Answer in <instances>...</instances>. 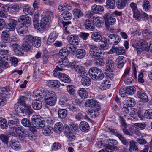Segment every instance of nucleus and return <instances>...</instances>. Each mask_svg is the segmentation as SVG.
<instances>
[{
	"mask_svg": "<svg viewBox=\"0 0 152 152\" xmlns=\"http://www.w3.org/2000/svg\"><path fill=\"white\" fill-rule=\"evenodd\" d=\"M18 21L25 25L28 26L31 22V18L26 15H23L20 17L18 19Z\"/></svg>",
	"mask_w": 152,
	"mask_h": 152,
	"instance_id": "obj_12",
	"label": "nucleus"
},
{
	"mask_svg": "<svg viewBox=\"0 0 152 152\" xmlns=\"http://www.w3.org/2000/svg\"><path fill=\"white\" fill-rule=\"evenodd\" d=\"M132 107H128L127 104H124L123 108L125 111L130 115H134L135 114V109L132 108Z\"/></svg>",
	"mask_w": 152,
	"mask_h": 152,
	"instance_id": "obj_34",
	"label": "nucleus"
},
{
	"mask_svg": "<svg viewBox=\"0 0 152 152\" xmlns=\"http://www.w3.org/2000/svg\"><path fill=\"white\" fill-rule=\"evenodd\" d=\"M41 38L37 37H34V39L33 40L31 45L36 48H38L41 46Z\"/></svg>",
	"mask_w": 152,
	"mask_h": 152,
	"instance_id": "obj_30",
	"label": "nucleus"
},
{
	"mask_svg": "<svg viewBox=\"0 0 152 152\" xmlns=\"http://www.w3.org/2000/svg\"><path fill=\"white\" fill-rule=\"evenodd\" d=\"M47 83L48 86L52 88H58L61 84L60 82L57 80H48Z\"/></svg>",
	"mask_w": 152,
	"mask_h": 152,
	"instance_id": "obj_20",
	"label": "nucleus"
},
{
	"mask_svg": "<svg viewBox=\"0 0 152 152\" xmlns=\"http://www.w3.org/2000/svg\"><path fill=\"white\" fill-rule=\"evenodd\" d=\"M101 69L97 67H92L89 70V74L90 76L93 80L96 75L98 73V72Z\"/></svg>",
	"mask_w": 152,
	"mask_h": 152,
	"instance_id": "obj_28",
	"label": "nucleus"
},
{
	"mask_svg": "<svg viewBox=\"0 0 152 152\" xmlns=\"http://www.w3.org/2000/svg\"><path fill=\"white\" fill-rule=\"evenodd\" d=\"M106 6L110 9H113L115 7L114 0H108L106 2Z\"/></svg>",
	"mask_w": 152,
	"mask_h": 152,
	"instance_id": "obj_57",
	"label": "nucleus"
},
{
	"mask_svg": "<svg viewBox=\"0 0 152 152\" xmlns=\"http://www.w3.org/2000/svg\"><path fill=\"white\" fill-rule=\"evenodd\" d=\"M31 120L33 131H35V128L40 129L45 126V121L42 117L39 115H33Z\"/></svg>",
	"mask_w": 152,
	"mask_h": 152,
	"instance_id": "obj_1",
	"label": "nucleus"
},
{
	"mask_svg": "<svg viewBox=\"0 0 152 152\" xmlns=\"http://www.w3.org/2000/svg\"><path fill=\"white\" fill-rule=\"evenodd\" d=\"M0 139L4 144L7 145L9 140V137L8 136L4 134H0Z\"/></svg>",
	"mask_w": 152,
	"mask_h": 152,
	"instance_id": "obj_50",
	"label": "nucleus"
},
{
	"mask_svg": "<svg viewBox=\"0 0 152 152\" xmlns=\"http://www.w3.org/2000/svg\"><path fill=\"white\" fill-rule=\"evenodd\" d=\"M63 82L66 83H69L71 81L69 77L66 74L62 73L60 75L59 78Z\"/></svg>",
	"mask_w": 152,
	"mask_h": 152,
	"instance_id": "obj_39",
	"label": "nucleus"
},
{
	"mask_svg": "<svg viewBox=\"0 0 152 152\" xmlns=\"http://www.w3.org/2000/svg\"><path fill=\"white\" fill-rule=\"evenodd\" d=\"M90 48L89 54L91 57L95 59H97L101 56L102 53L101 50L98 49L97 46L93 44L88 45Z\"/></svg>",
	"mask_w": 152,
	"mask_h": 152,
	"instance_id": "obj_2",
	"label": "nucleus"
},
{
	"mask_svg": "<svg viewBox=\"0 0 152 152\" xmlns=\"http://www.w3.org/2000/svg\"><path fill=\"white\" fill-rule=\"evenodd\" d=\"M33 24L34 28L38 30L42 31L44 30L48 24L46 23H45L41 20L40 22L39 20H33Z\"/></svg>",
	"mask_w": 152,
	"mask_h": 152,
	"instance_id": "obj_10",
	"label": "nucleus"
},
{
	"mask_svg": "<svg viewBox=\"0 0 152 152\" xmlns=\"http://www.w3.org/2000/svg\"><path fill=\"white\" fill-rule=\"evenodd\" d=\"M70 126V132H75L77 131L79 129L78 126L77 124L72 123L69 124Z\"/></svg>",
	"mask_w": 152,
	"mask_h": 152,
	"instance_id": "obj_59",
	"label": "nucleus"
},
{
	"mask_svg": "<svg viewBox=\"0 0 152 152\" xmlns=\"http://www.w3.org/2000/svg\"><path fill=\"white\" fill-rule=\"evenodd\" d=\"M6 120L4 118L0 117V127L3 129H6L8 126Z\"/></svg>",
	"mask_w": 152,
	"mask_h": 152,
	"instance_id": "obj_48",
	"label": "nucleus"
},
{
	"mask_svg": "<svg viewBox=\"0 0 152 152\" xmlns=\"http://www.w3.org/2000/svg\"><path fill=\"white\" fill-rule=\"evenodd\" d=\"M92 39L95 42H99L102 39V37L100 33L98 32H94L91 35Z\"/></svg>",
	"mask_w": 152,
	"mask_h": 152,
	"instance_id": "obj_36",
	"label": "nucleus"
},
{
	"mask_svg": "<svg viewBox=\"0 0 152 152\" xmlns=\"http://www.w3.org/2000/svg\"><path fill=\"white\" fill-rule=\"evenodd\" d=\"M21 122L23 126L30 128V130L33 131L32 123L29 119L27 118H23L21 120Z\"/></svg>",
	"mask_w": 152,
	"mask_h": 152,
	"instance_id": "obj_21",
	"label": "nucleus"
},
{
	"mask_svg": "<svg viewBox=\"0 0 152 152\" xmlns=\"http://www.w3.org/2000/svg\"><path fill=\"white\" fill-rule=\"evenodd\" d=\"M58 117L61 119L66 117L67 114V111L66 109H60L58 111Z\"/></svg>",
	"mask_w": 152,
	"mask_h": 152,
	"instance_id": "obj_38",
	"label": "nucleus"
},
{
	"mask_svg": "<svg viewBox=\"0 0 152 152\" xmlns=\"http://www.w3.org/2000/svg\"><path fill=\"white\" fill-rule=\"evenodd\" d=\"M137 146V143L133 141L130 142V149L129 151L132 152L133 151H136L138 149Z\"/></svg>",
	"mask_w": 152,
	"mask_h": 152,
	"instance_id": "obj_56",
	"label": "nucleus"
},
{
	"mask_svg": "<svg viewBox=\"0 0 152 152\" xmlns=\"http://www.w3.org/2000/svg\"><path fill=\"white\" fill-rule=\"evenodd\" d=\"M34 37L31 35H27L24 37L23 42H26L31 44Z\"/></svg>",
	"mask_w": 152,
	"mask_h": 152,
	"instance_id": "obj_58",
	"label": "nucleus"
},
{
	"mask_svg": "<svg viewBox=\"0 0 152 152\" xmlns=\"http://www.w3.org/2000/svg\"><path fill=\"white\" fill-rule=\"evenodd\" d=\"M10 31L4 30L2 31L1 34V38L2 41L4 43L9 42L10 38V37L11 34Z\"/></svg>",
	"mask_w": 152,
	"mask_h": 152,
	"instance_id": "obj_13",
	"label": "nucleus"
},
{
	"mask_svg": "<svg viewBox=\"0 0 152 152\" xmlns=\"http://www.w3.org/2000/svg\"><path fill=\"white\" fill-rule=\"evenodd\" d=\"M19 121L18 119L11 120L8 122L9 128L14 130L17 134H19L21 132L25 130L23 126L19 125Z\"/></svg>",
	"mask_w": 152,
	"mask_h": 152,
	"instance_id": "obj_4",
	"label": "nucleus"
},
{
	"mask_svg": "<svg viewBox=\"0 0 152 152\" xmlns=\"http://www.w3.org/2000/svg\"><path fill=\"white\" fill-rule=\"evenodd\" d=\"M42 128V132L45 136H48L51 134L53 132V128L49 126H44Z\"/></svg>",
	"mask_w": 152,
	"mask_h": 152,
	"instance_id": "obj_19",
	"label": "nucleus"
},
{
	"mask_svg": "<svg viewBox=\"0 0 152 152\" xmlns=\"http://www.w3.org/2000/svg\"><path fill=\"white\" fill-rule=\"evenodd\" d=\"M104 7L100 5H93L91 7V10L94 13H99L103 11Z\"/></svg>",
	"mask_w": 152,
	"mask_h": 152,
	"instance_id": "obj_25",
	"label": "nucleus"
},
{
	"mask_svg": "<svg viewBox=\"0 0 152 152\" xmlns=\"http://www.w3.org/2000/svg\"><path fill=\"white\" fill-rule=\"evenodd\" d=\"M67 39L69 43L74 45H77L79 43V39L77 36L69 35Z\"/></svg>",
	"mask_w": 152,
	"mask_h": 152,
	"instance_id": "obj_14",
	"label": "nucleus"
},
{
	"mask_svg": "<svg viewBox=\"0 0 152 152\" xmlns=\"http://www.w3.org/2000/svg\"><path fill=\"white\" fill-rule=\"evenodd\" d=\"M28 98L23 96H20L19 99L18 101V102L20 103V105L22 106H25L26 105H27L25 103V101Z\"/></svg>",
	"mask_w": 152,
	"mask_h": 152,
	"instance_id": "obj_60",
	"label": "nucleus"
},
{
	"mask_svg": "<svg viewBox=\"0 0 152 152\" xmlns=\"http://www.w3.org/2000/svg\"><path fill=\"white\" fill-rule=\"evenodd\" d=\"M144 117L147 119H152V110H146L144 113Z\"/></svg>",
	"mask_w": 152,
	"mask_h": 152,
	"instance_id": "obj_61",
	"label": "nucleus"
},
{
	"mask_svg": "<svg viewBox=\"0 0 152 152\" xmlns=\"http://www.w3.org/2000/svg\"><path fill=\"white\" fill-rule=\"evenodd\" d=\"M58 36L57 33L55 31L51 33L48 37L47 40V43L50 44L49 43H53L56 39Z\"/></svg>",
	"mask_w": 152,
	"mask_h": 152,
	"instance_id": "obj_23",
	"label": "nucleus"
},
{
	"mask_svg": "<svg viewBox=\"0 0 152 152\" xmlns=\"http://www.w3.org/2000/svg\"><path fill=\"white\" fill-rule=\"evenodd\" d=\"M128 0H117L116 2V6L119 9L123 8L126 5Z\"/></svg>",
	"mask_w": 152,
	"mask_h": 152,
	"instance_id": "obj_40",
	"label": "nucleus"
},
{
	"mask_svg": "<svg viewBox=\"0 0 152 152\" xmlns=\"http://www.w3.org/2000/svg\"><path fill=\"white\" fill-rule=\"evenodd\" d=\"M72 15L71 13L67 11H64L61 14V17L65 20H70L72 18Z\"/></svg>",
	"mask_w": 152,
	"mask_h": 152,
	"instance_id": "obj_46",
	"label": "nucleus"
},
{
	"mask_svg": "<svg viewBox=\"0 0 152 152\" xmlns=\"http://www.w3.org/2000/svg\"><path fill=\"white\" fill-rule=\"evenodd\" d=\"M79 96L82 98H86L88 97V94L84 88H80L78 91Z\"/></svg>",
	"mask_w": 152,
	"mask_h": 152,
	"instance_id": "obj_35",
	"label": "nucleus"
},
{
	"mask_svg": "<svg viewBox=\"0 0 152 152\" xmlns=\"http://www.w3.org/2000/svg\"><path fill=\"white\" fill-rule=\"evenodd\" d=\"M138 46L141 48L143 51H148V46L147 42L144 40H141L139 41Z\"/></svg>",
	"mask_w": 152,
	"mask_h": 152,
	"instance_id": "obj_22",
	"label": "nucleus"
},
{
	"mask_svg": "<svg viewBox=\"0 0 152 152\" xmlns=\"http://www.w3.org/2000/svg\"><path fill=\"white\" fill-rule=\"evenodd\" d=\"M69 66L77 72L79 77H82L87 75V72L85 68L81 66L77 65L75 62L70 63Z\"/></svg>",
	"mask_w": 152,
	"mask_h": 152,
	"instance_id": "obj_5",
	"label": "nucleus"
},
{
	"mask_svg": "<svg viewBox=\"0 0 152 152\" xmlns=\"http://www.w3.org/2000/svg\"><path fill=\"white\" fill-rule=\"evenodd\" d=\"M80 129L83 132H87L89 129V126L87 122H81L80 124Z\"/></svg>",
	"mask_w": 152,
	"mask_h": 152,
	"instance_id": "obj_29",
	"label": "nucleus"
},
{
	"mask_svg": "<svg viewBox=\"0 0 152 152\" xmlns=\"http://www.w3.org/2000/svg\"><path fill=\"white\" fill-rule=\"evenodd\" d=\"M19 9V6L16 4L12 6L10 8L9 12L12 15H15L17 13Z\"/></svg>",
	"mask_w": 152,
	"mask_h": 152,
	"instance_id": "obj_49",
	"label": "nucleus"
},
{
	"mask_svg": "<svg viewBox=\"0 0 152 152\" xmlns=\"http://www.w3.org/2000/svg\"><path fill=\"white\" fill-rule=\"evenodd\" d=\"M18 136L19 139L21 141H23L25 142H26V138L28 137V134H26L25 132V130L22 131L19 134H17Z\"/></svg>",
	"mask_w": 152,
	"mask_h": 152,
	"instance_id": "obj_43",
	"label": "nucleus"
},
{
	"mask_svg": "<svg viewBox=\"0 0 152 152\" xmlns=\"http://www.w3.org/2000/svg\"><path fill=\"white\" fill-rule=\"evenodd\" d=\"M104 22L106 28L108 30H111L110 25H113L116 21V19L112 15L109 13H106L104 16Z\"/></svg>",
	"mask_w": 152,
	"mask_h": 152,
	"instance_id": "obj_6",
	"label": "nucleus"
},
{
	"mask_svg": "<svg viewBox=\"0 0 152 152\" xmlns=\"http://www.w3.org/2000/svg\"><path fill=\"white\" fill-rule=\"evenodd\" d=\"M75 45L69 43L66 45V48L67 49L68 52L74 53L75 52L76 49V47L75 46Z\"/></svg>",
	"mask_w": 152,
	"mask_h": 152,
	"instance_id": "obj_51",
	"label": "nucleus"
},
{
	"mask_svg": "<svg viewBox=\"0 0 152 152\" xmlns=\"http://www.w3.org/2000/svg\"><path fill=\"white\" fill-rule=\"evenodd\" d=\"M86 115L83 112H80L77 114L75 118L77 120H82L86 118Z\"/></svg>",
	"mask_w": 152,
	"mask_h": 152,
	"instance_id": "obj_62",
	"label": "nucleus"
},
{
	"mask_svg": "<svg viewBox=\"0 0 152 152\" xmlns=\"http://www.w3.org/2000/svg\"><path fill=\"white\" fill-rule=\"evenodd\" d=\"M85 26L86 28L88 30L93 31L94 30V25L91 20H86L85 22Z\"/></svg>",
	"mask_w": 152,
	"mask_h": 152,
	"instance_id": "obj_27",
	"label": "nucleus"
},
{
	"mask_svg": "<svg viewBox=\"0 0 152 152\" xmlns=\"http://www.w3.org/2000/svg\"><path fill=\"white\" fill-rule=\"evenodd\" d=\"M104 76V74L102 71L100 70L98 73L96 75L94 78V77L93 80H101L103 79Z\"/></svg>",
	"mask_w": 152,
	"mask_h": 152,
	"instance_id": "obj_53",
	"label": "nucleus"
},
{
	"mask_svg": "<svg viewBox=\"0 0 152 152\" xmlns=\"http://www.w3.org/2000/svg\"><path fill=\"white\" fill-rule=\"evenodd\" d=\"M135 91V88L134 86H130L126 88V93L127 94H134Z\"/></svg>",
	"mask_w": 152,
	"mask_h": 152,
	"instance_id": "obj_52",
	"label": "nucleus"
},
{
	"mask_svg": "<svg viewBox=\"0 0 152 152\" xmlns=\"http://www.w3.org/2000/svg\"><path fill=\"white\" fill-rule=\"evenodd\" d=\"M8 49L6 45L0 43V54L2 56L6 55L9 53Z\"/></svg>",
	"mask_w": 152,
	"mask_h": 152,
	"instance_id": "obj_31",
	"label": "nucleus"
},
{
	"mask_svg": "<svg viewBox=\"0 0 152 152\" xmlns=\"http://www.w3.org/2000/svg\"><path fill=\"white\" fill-rule=\"evenodd\" d=\"M10 145L13 149L16 150H18L21 148L19 142L16 140H12L10 143Z\"/></svg>",
	"mask_w": 152,
	"mask_h": 152,
	"instance_id": "obj_33",
	"label": "nucleus"
},
{
	"mask_svg": "<svg viewBox=\"0 0 152 152\" xmlns=\"http://www.w3.org/2000/svg\"><path fill=\"white\" fill-rule=\"evenodd\" d=\"M100 109H96L94 108L93 109H89L88 111V114H89L90 117L95 118L98 115V111Z\"/></svg>",
	"mask_w": 152,
	"mask_h": 152,
	"instance_id": "obj_42",
	"label": "nucleus"
},
{
	"mask_svg": "<svg viewBox=\"0 0 152 152\" xmlns=\"http://www.w3.org/2000/svg\"><path fill=\"white\" fill-rule=\"evenodd\" d=\"M106 67L107 70L113 72L115 69V66L114 62L110 59L107 60L106 63Z\"/></svg>",
	"mask_w": 152,
	"mask_h": 152,
	"instance_id": "obj_18",
	"label": "nucleus"
},
{
	"mask_svg": "<svg viewBox=\"0 0 152 152\" xmlns=\"http://www.w3.org/2000/svg\"><path fill=\"white\" fill-rule=\"evenodd\" d=\"M73 13L75 17L78 18L83 16V13L80 9L78 8L74 9L73 11Z\"/></svg>",
	"mask_w": 152,
	"mask_h": 152,
	"instance_id": "obj_44",
	"label": "nucleus"
},
{
	"mask_svg": "<svg viewBox=\"0 0 152 152\" xmlns=\"http://www.w3.org/2000/svg\"><path fill=\"white\" fill-rule=\"evenodd\" d=\"M53 13L48 11L43 12L41 15V20L42 21L45 23H46L47 24L51 20V18H53Z\"/></svg>",
	"mask_w": 152,
	"mask_h": 152,
	"instance_id": "obj_8",
	"label": "nucleus"
},
{
	"mask_svg": "<svg viewBox=\"0 0 152 152\" xmlns=\"http://www.w3.org/2000/svg\"><path fill=\"white\" fill-rule=\"evenodd\" d=\"M108 42L113 45H117L121 41V37L115 34H109L108 35Z\"/></svg>",
	"mask_w": 152,
	"mask_h": 152,
	"instance_id": "obj_7",
	"label": "nucleus"
},
{
	"mask_svg": "<svg viewBox=\"0 0 152 152\" xmlns=\"http://www.w3.org/2000/svg\"><path fill=\"white\" fill-rule=\"evenodd\" d=\"M44 99L47 104L50 106H54L57 101L56 95L53 91H48L44 96Z\"/></svg>",
	"mask_w": 152,
	"mask_h": 152,
	"instance_id": "obj_3",
	"label": "nucleus"
},
{
	"mask_svg": "<svg viewBox=\"0 0 152 152\" xmlns=\"http://www.w3.org/2000/svg\"><path fill=\"white\" fill-rule=\"evenodd\" d=\"M27 26H25L23 24H20L17 28V31L19 35H23L26 33L27 30Z\"/></svg>",
	"mask_w": 152,
	"mask_h": 152,
	"instance_id": "obj_17",
	"label": "nucleus"
},
{
	"mask_svg": "<svg viewBox=\"0 0 152 152\" xmlns=\"http://www.w3.org/2000/svg\"><path fill=\"white\" fill-rule=\"evenodd\" d=\"M87 107L96 109H100V105L94 99H88L85 103Z\"/></svg>",
	"mask_w": 152,
	"mask_h": 152,
	"instance_id": "obj_11",
	"label": "nucleus"
},
{
	"mask_svg": "<svg viewBox=\"0 0 152 152\" xmlns=\"http://www.w3.org/2000/svg\"><path fill=\"white\" fill-rule=\"evenodd\" d=\"M137 96L140 99V101L144 103L147 102L148 99L146 93L142 91H139L137 93Z\"/></svg>",
	"mask_w": 152,
	"mask_h": 152,
	"instance_id": "obj_15",
	"label": "nucleus"
},
{
	"mask_svg": "<svg viewBox=\"0 0 152 152\" xmlns=\"http://www.w3.org/2000/svg\"><path fill=\"white\" fill-rule=\"evenodd\" d=\"M117 137L119 138L122 143L124 145L128 146L129 142L128 140L125 138L123 135L119 134H117Z\"/></svg>",
	"mask_w": 152,
	"mask_h": 152,
	"instance_id": "obj_47",
	"label": "nucleus"
},
{
	"mask_svg": "<svg viewBox=\"0 0 152 152\" xmlns=\"http://www.w3.org/2000/svg\"><path fill=\"white\" fill-rule=\"evenodd\" d=\"M54 128L55 131L56 132H61L63 129V125L61 123H57L55 124Z\"/></svg>",
	"mask_w": 152,
	"mask_h": 152,
	"instance_id": "obj_41",
	"label": "nucleus"
},
{
	"mask_svg": "<svg viewBox=\"0 0 152 152\" xmlns=\"http://www.w3.org/2000/svg\"><path fill=\"white\" fill-rule=\"evenodd\" d=\"M104 82V83L101 86V88L103 90H106L107 88H109L111 85L110 82L108 80H105Z\"/></svg>",
	"mask_w": 152,
	"mask_h": 152,
	"instance_id": "obj_54",
	"label": "nucleus"
},
{
	"mask_svg": "<svg viewBox=\"0 0 152 152\" xmlns=\"http://www.w3.org/2000/svg\"><path fill=\"white\" fill-rule=\"evenodd\" d=\"M77 57L79 59L83 58L86 54V51L84 49H78L76 52Z\"/></svg>",
	"mask_w": 152,
	"mask_h": 152,
	"instance_id": "obj_26",
	"label": "nucleus"
},
{
	"mask_svg": "<svg viewBox=\"0 0 152 152\" xmlns=\"http://www.w3.org/2000/svg\"><path fill=\"white\" fill-rule=\"evenodd\" d=\"M68 53L67 49L65 48L61 49L59 52V55L60 57L64 60L62 61L63 62H64V60L66 59V57L68 56Z\"/></svg>",
	"mask_w": 152,
	"mask_h": 152,
	"instance_id": "obj_24",
	"label": "nucleus"
},
{
	"mask_svg": "<svg viewBox=\"0 0 152 152\" xmlns=\"http://www.w3.org/2000/svg\"><path fill=\"white\" fill-rule=\"evenodd\" d=\"M125 50L122 47H116V53L117 55L123 54L125 53Z\"/></svg>",
	"mask_w": 152,
	"mask_h": 152,
	"instance_id": "obj_63",
	"label": "nucleus"
},
{
	"mask_svg": "<svg viewBox=\"0 0 152 152\" xmlns=\"http://www.w3.org/2000/svg\"><path fill=\"white\" fill-rule=\"evenodd\" d=\"M82 84L85 86H89L91 83V79L87 77V76L82 77L81 80Z\"/></svg>",
	"mask_w": 152,
	"mask_h": 152,
	"instance_id": "obj_32",
	"label": "nucleus"
},
{
	"mask_svg": "<svg viewBox=\"0 0 152 152\" xmlns=\"http://www.w3.org/2000/svg\"><path fill=\"white\" fill-rule=\"evenodd\" d=\"M42 103L40 101L34 102L32 103L33 108L35 110H39L42 107Z\"/></svg>",
	"mask_w": 152,
	"mask_h": 152,
	"instance_id": "obj_45",
	"label": "nucleus"
},
{
	"mask_svg": "<svg viewBox=\"0 0 152 152\" xmlns=\"http://www.w3.org/2000/svg\"><path fill=\"white\" fill-rule=\"evenodd\" d=\"M125 101L126 102V103L124 104H127L128 107H133L136 104L135 99L132 98L127 97L126 98Z\"/></svg>",
	"mask_w": 152,
	"mask_h": 152,
	"instance_id": "obj_37",
	"label": "nucleus"
},
{
	"mask_svg": "<svg viewBox=\"0 0 152 152\" xmlns=\"http://www.w3.org/2000/svg\"><path fill=\"white\" fill-rule=\"evenodd\" d=\"M23 10L24 13L26 15H31L32 14V9L27 5H26L23 7Z\"/></svg>",
	"mask_w": 152,
	"mask_h": 152,
	"instance_id": "obj_55",
	"label": "nucleus"
},
{
	"mask_svg": "<svg viewBox=\"0 0 152 152\" xmlns=\"http://www.w3.org/2000/svg\"><path fill=\"white\" fill-rule=\"evenodd\" d=\"M10 90L7 87L0 88V97L6 98L10 93Z\"/></svg>",
	"mask_w": 152,
	"mask_h": 152,
	"instance_id": "obj_16",
	"label": "nucleus"
},
{
	"mask_svg": "<svg viewBox=\"0 0 152 152\" xmlns=\"http://www.w3.org/2000/svg\"><path fill=\"white\" fill-rule=\"evenodd\" d=\"M133 12V17L136 20H139L141 19L142 14L138 10Z\"/></svg>",
	"mask_w": 152,
	"mask_h": 152,
	"instance_id": "obj_64",
	"label": "nucleus"
},
{
	"mask_svg": "<svg viewBox=\"0 0 152 152\" xmlns=\"http://www.w3.org/2000/svg\"><path fill=\"white\" fill-rule=\"evenodd\" d=\"M17 24V21L12 19H10L8 22L7 23V29L9 31L12 32V34L13 35L15 34V32L13 31L15 29Z\"/></svg>",
	"mask_w": 152,
	"mask_h": 152,
	"instance_id": "obj_9",
	"label": "nucleus"
}]
</instances>
